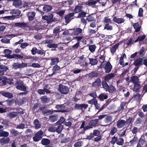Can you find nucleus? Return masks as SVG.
<instances>
[{
    "mask_svg": "<svg viewBox=\"0 0 147 147\" xmlns=\"http://www.w3.org/2000/svg\"><path fill=\"white\" fill-rule=\"evenodd\" d=\"M60 69V67L57 65H56L53 67V68L52 69V70L54 73L56 74V71L59 70Z\"/></svg>",
    "mask_w": 147,
    "mask_h": 147,
    "instance_id": "51",
    "label": "nucleus"
},
{
    "mask_svg": "<svg viewBox=\"0 0 147 147\" xmlns=\"http://www.w3.org/2000/svg\"><path fill=\"white\" fill-rule=\"evenodd\" d=\"M83 8V6L81 5H77L76 6L74 11V13L75 14L76 13H80L82 11Z\"/></svg>",
    "mask_w": 147,
    "mask_h": 147,
    "instance_id": "31",
    "label": "nucleus"
},
{
    "mask_svg": "<svg viewBox=\"0 0 147 147\" xmlns=\"http://www.w3.org/2000/svg\"><path fill=\"white\" fill-rule=\"evenodd\" d=\"M65 10H60V11L57 12V13L60 16L62 17L65 13Z\"/></svg>",
    "mask_w": 147,
    "mask_h": 147,
    "instance_id": "62",
    "label": "nucleus"
},
{
    "mask_svg": "<svg viewBox=\"0 0 147 147\" xmlns=\"http://www.w3.org/2000/svg\"><path fill=\"white\" fill-rule=\"evenodd\" d=\"M40 99L42 102L44 103H48L49 102V99L46 96H44L40 98Z\"/></svg>",
    "mask_w": 147,
    "mask_h": 147,
    "instance_id": "43",
    "label": "nucleus"
},
{
    "mask_svg": "<svg viewBox=\"0 0 147 147\" xmlns=\"http://www.w3.org/2000/svg\"><path fill=\"white\" fill-rule=\"evenodd\" d=\"M139 25L138 22L134 23L133 25V26L134 28L135 29V32H139L141 29V26H139Z\"/></svg>",
    "mask_w": 147,
    "mask_h": 147,
    "instance_id": "29",
    "label": "nucleus"
},
{
    "mask_svg": "<svg viewBox=\"0 0 147 147\" xmlns=\"http://www.w3.org/2000/svg\"><path fill=\"white\" fill-rule=\"evenodd\" d=\"M63 126L62 125H60L56 128V131L58 133H60L61 131Z\"/></svg>",
    "mask_w": 147,
    "mask_h": 147,
    "instance_id": "54",
    "label": "nucleus"
},
{
    "mask_svg": "<svg viewBox=\"0 0 147 147\" xmlns=\"http://www.w3.org/2000/svg\"><path fill=\"white\" fill-rule=\"evenodd\" d=\"M25 128V125L23 123H20L17 125L16 126V128L23 129Z\"/></svg>",
    "mask_w": 147,
    "mask_h": 147,
    "instance_id": "61",
    "label": "nucleus"
},
{
    "mask_svg": "<svg viewBox=\"0 0 147 147\" xmlns=\"http://www.w3.org/2000/svg\"><path fill=\"white\" fill-rule=\"evenodd\" d=\"M72 34L74 35L78 36L82 34V30L80 28H77L73 29Z\"/></svg>",
    "mask_w": 147,
    "mask_h": 147,
    "instance_id": "15",
    "label": "nucleus"
},
{
    "mask_svg": "<svg viewBox=\"0 0 147 147\" xmlns=\"http://www.w3.org/2000/svg\"><path fill=\"white\" fill-rule=\"evenodd\" d=\"M86 13L84 11H82L80 12L77 16L78 18H83L86 16Z\"/></svg>",
    "mask_w": 147,
    "mask_h": 147,
    "instance_id": "49",
    "label": "nucleus"
},
{
    "mask_svg": "<svg viewBox=\"0 0 147 147\" xmlns=\"http://www.w3.org/2000/svg\"><path fill=\"white\" fill-rule=\"evenodd\" d=\"M115 74L113 73H111L107 75L104 77V80L102 81L101 84H102L103 82H106V83H107V82H109L110 80L115 77Z\"/></svg>",
    "mask_w": 147,
    "mask_h": 147,
    "instance_id": "11",
    "label": "nucleus"
},
{
    "mask_svg": "<svg viewBox=\"0 0 147 147\" xmlns=\"http://www.w3.org/2000/svg\"><path fill=\"white\" fill-rule=\"evenodd\" d=\"M1 94L3 96L7 97L9 98H11L13 97L12 94L8 92H3Z\"/></svg>",
    "mask_w": 147,
    "mask_h": 147,
    "instance_id": "35",
    "label": "nucleus"
},
{
    "mask_svg": "<svg viewBox=\"0 0 147 147\" xmlns=\"http://www.w3.org/2000/svg\"><path fill=\"white\" fill-rule=\"evenodd\" d=\"M112 68V66L109 61H108L105 65L104 69L106 73L110 72Z\"/></svg>",
    "mask_w": 147,
    "mask_h": 147,
    "instance_id": "13",
    "label": "nucleus"
},
{
    "mask_svg": "<svg viewBox=\"0 0 147 147\" xmlns=\"http://www.w3.org/2000/svg\"><path fill=\"white\" fill-rule=\"evenodd\" d=\"M101 84V80L100 78H98L92 83V86L94 87H98Z\"/></svg>",
    "mask_w": 147,
    "mask_h": 147,
    "instance_id": "27",
    "label": "nucleus"
},
{
    "mask_svg": "<svg viewBox=\"0 0 147 147\" xmlns=\"http://www.w3.org/2000/svg\"><path fill=\"white\" fill-rule=\"evenodd\" d=\"M86 20L88 22H90L94 21L95 20V18L92 15H90L87 17Z\"/></svg>",
    "mask_w": 147,
    "mask_h": 147,
    "instance_id": "56",
    "label": "nucleus"
},
{
    "mask_svg": "<svg viewBox=\"0 0 147 147\" xmlns=\"http://www.w3.org/2000/svg\"><path fill=\"white\" fill-rule=\"evenodd\" d=\"M83 38V36L82 35L80 36H77L74 38V39L76 40L77 41V43L79 42V43L80 44V41L82 40V39Z\"/></svg>",
    "mask_w": 147,
    "mask_h": 147,
    "instance_id": "53",
    "label": "nucleus"
},
{
    "mask_svg": "<svg viewBox=\"0 0 147 147\" xmlns=\"http://www.w3.org/2000/svg\"><path fill=\"white\" fill-rule=\"evenodd\" d=\"M133 38H130L129 39L126 41V42H124L125 44H126L127 46H129L130 45L133 44L132 42Z\"/></svg>",
    "mask_w": 147,
    "mask_h": 147,
    "instance_id": "52",
    "label": "nucleus"
},
{
    "mask_svg": "<svg viewBox=\"0 0 147 147\" xmlns=\"http://www.w3.org/2000/svg\"><path fill=\"white\" fill-rule=\"evenodd\" d=\"M104 29L108 30H113V28L112 26L110 25L109 24H107L105 25Z\"/></svg>",
    "mask_w": 147,
    "mask_h": 147,
    "instance_id": "47",
    "label": "nucleus"
},
{
    "mask_svg": "<svg viewBox=\"0 0 147 147\" xmlns=\"http://www.w3.org/2000/svg\"><path fill=\"white\" fill-rule=\"evenodd\" d=\"M43 10L46 12H48L51 11L52 9V7L48 5H45L43 7Z\"/></svg>",
    "mask_w": 147,
    "mask_h": 147,
    "instance_id": "40",
    "label": "nucleus"
},
{
    "mask_svg": "<svg viewBox=\"0 0 147 147\" xmlns=\"http://www.w3.org/2000/svg\"><path fill=\"white\" fill-rule=\"evenodd\" d=\"M16 113L15 112H10L9 114V117L11 118L15 117L17 115Z\"/></svg>",
    "mask_w": 147,
    "mask_h": 147,
    "instance_id": "64",
    "label": "nucleus"
},
{
    "mask_svg": "<svg viewBox=\"0 0 147 147\" xmlns=\"http://www.w3.org/2000/svg\"><path fill=\"white\" fill-rule=\"evenodd\" d=\"M13 5L16 8L20 7L22 5V1L20 0H14L13 3Z\"/></svg>",
    "mask_w": 147,
    "mask_h": 147,
    "instance_id": "19",
    "label": "nucleus"
},
{
    "mask_svg": "<svg viewBox=\"0 0 147 147\" xmlns=\"http://www.w3.org/2000/svg\"><path fill=\"white\" fill-rule=\"evenodd\" d=\"M51 61L50 65L51 66L57 65L59 62V58L58 57L52 58L51 59Z\"/></svg>",
    "mask_w": 147,
    "mask_h": 147,
    "instance_id": "25",
    "label": "nucleus"
},
{
    "mask_svg": "<svg viewBox=\"0 0 147 147\" xmlns=\"http://www.w3.org/2000/svg\"><path fill=\"white\" fill-rule=\"evenodd\" d=\"M16 84H17L16 87L18 90L22 91H25L27 89V87L24 85L22 82H20L17 81L16 83Z\"/></svg>",
    "mask_w": 147,
    "mask_h": 147,
    "instance_id": "7",
    "label": "nucleus"
},
{
    "mask_svg": "<svg viewBox=\"0 0 147 147\" xmlns=\"http://www.w3.org/2000/svg\"><path fill=\"white\" fill-rule=\"evenodd\" d=\"M27 65L26 63L22 62L20 64L19 63H14L12 65V68L14 69H17L23 68L27 66Z\"/></svg>",
    "mask_w": 147,
    "mask_h": 147,
    "instance_id": "5",
    "label": "nucleus"
},
{
    "mask_svg": "<svg viewBox=\"0 0 147 147\" xmlns=\"http://www.w3.org/2000/svg\"><path fill=\"white\" fill-rule=\"evenodd\" d=\"M43 134V132L41 130L38 131L34 134V136L33 137V139L34 141L38 142L41 140L42 138V135Z\"/></svg>",
    "mask_w": 147,
    "mask_h": 147,
    "instance_id": "4",
    "label": "nucleus"
},
{
    "mask_svg": "<svg viewBox=\"0 0 147 147\" xmlns=\"http://www.w3.org/2000/svg\"><path fill=\"white\" fill-rule=\"evenodd\" d=\"M126 104V102L124 101L121 102L120 105V108H119L118 109L117 111V112H121L122 111L124 110V107Z\"/></svg>",
    "mask_w": 147,
    "mask_h": 147,
    "instance_id": "32",
    "label": "nucleus"
},
{
    "mask_svg": "<svg viewBox=\"0 0 147 147\" xmlns=\"http://www.w3.org/2000/svg\"><path fill=\"white\" fill-rule=\"evenodd\" d=\"M10 13L13 15L12 16H7L5 18L13 20L16 18H19V16L21 13V11L18 9H13L11 10L10 12Z\"/></svg>",
    "mask_w": 147,
    "mask_h": 147,
    "instance_id": "2",
    "label": "nucleus"
},
{
    "mask_svg": "<svg viewBox=\"0 0 147 147\" xmlns=\"http://www.w3.org/2000/svg\"><path fill=\"white\" fill-rule=\"evenodd\" d=\"M98 98L100 100L103 101L104 99H106L108 98V96L104 93H101L98 96Z\"/></svg>",
    "mask_w": 147,
    "mask_h": 147,
    "instance_id": "36",
    "label": "nucleus"
},
{
    "mask_svg": "<svg viewBox=\"0 0 147 147\" xmlns=\"http://www.w3.org/2000/svg\"><path fill=\"white\" fill-rule=\"evenodd\" d=\"M88 104H76L74 105V108L78 110H81L82 111H84L88 107Z\"/></svg>",
    "mask_w": 147,
    "mask_h": 147,
    "instance_id": "8",
    "label": "nucleus"
},
{
    "mask_svg": "<svg viewBox=\"0 0 147 147\" xmlns=\"http://www.w3.org/2000/svg\"><path fill=\"white\" fill-rule=\"evenodd\" d=\"M112 117L110 115H107L105 116V121L107 123H111L112 121Z\"/></svg>",
    "mask_w": 147,
    "mask_h": 147,
    "instance_id": "37",
    "label": "nucleus"
},
{
    "mask_svg": "<svg viewBox=\"0 0 147 147\" xmlns=\"http://www.w3.org/2000/svg\"><path fill=\"white\" fill-rule=\"evenodd\" d=\"M129 68L127 69L124 70L122 73L121 74L120 76L121 77H124L125 75L127 73H128L129 72Z\"/></svg>",
    "mask_w": 147,
    "mask_h": 147,
    "instance_id": "59",
    "label": "nucleus"
},
{
    "mask_svg": "<svg viewBox=\"0 0 147 147\" xmlns=\"http://www.w3.org/2000/svg\"><path fill=\"white\" fill-rule=\"evenodd\" d=\"M124 143V140L122 138H119L116 142V144L122 146Z\"/></svg>",
    "mask_w": 147,
    "mask_h": 147,
    "instance_id": "42",
    "label": "nucleus"
},
{
    "mask_svg": "<svg viewBox=\"0 0 147 147\" xmlns=\"http://www.w3.org/2000/svg\"><path fill=\"white\" fill-rule=\"evenodd\" d=\"M125 125V120L123 119H119L117 122V127L118 128H121L123 127Z\"/></svg>",
    "mask_w": 147,
    "mask_h": 147,
    "instance_id": "16",
    "label": "nucleus"
},
{
    "mask_svg": "<svg viewBox=\"0 0 147 147\" xmlns=\"http://www.w3.org/2000/svg\"><path fill=\"white\" fill-rule=\"evenodd\" d=\"M98 75L99 74L98 73L92 71L89 74L88 76L90 78H93L98 77Z\"/></svg>",
    "mask_w": 147,
    "mask_h": 147,
    "instance_id": "38",
    "label": "nucleus"
},
{
    "mask_svg": "<svg viewBox=\"0 0 147 147\" xmlns=\"http://www.w3.org/2000/svg\"><path fill=\"white\" fill-rule=\"evenodd\" d=\"M53 16L51 14L49 16H42V19L47 21V22L49 23L55 21L53 19Z\"/></svg>",
    "mask_w": 147,
    "mask_h": 147,
    "instance_id": "12",
    "label": "nucleus"
},
{
    "mask_svg": "<svg viewBox=\"0 0 147 147\" xmlns=\"http://www.w3.org/2000/svg\"><path fill=\"white\" fill-rule=\"evenodd\" d=\"M132 117H129V118L127 119L126 121H125V125L127 126V127L129 126L130 124L132 122Z\"/></svg>",
    "mask_w": 147,
    "mask_h": 147,
    "instance_id": "45",
    "label": "nucleus"
},
{
    "mask_svg": "<svg viewBox=\"0 0 147 147\" xmlns=\"http://www.w3.org/2000/svg\"><path fill=\"white\" fill-rule=\"evenodd\" d=\"M113 21L117 24H121L123 23L125 21L124 18H117L115 16L113 18Z\"/></svg>",
    "mask_w": 147,
    "mask_h": 147,
    "instance_id": "21",
    "label": "nucleus"
},
{
    "mask_svg": "<svg viewBox=\"0 0 147 147\" xmlns=\"http://www.w3.org/2000/svg\"><path fill=\"white\" fill-rule=\"evenodd\" d=\"M36 15V13L34 12H29L28 13V20L31 21L34 19Z\"/></svg>",
    "mask_w": 147,
    "mask_h": 147,
    "instance_id": "18",
    "label": "nucleus"
},
{
    "mask_svg": "<svg viewBox=\"0 0 147 147\" xmlns=\"http://www.w3.org/2000/svg\"><path fill=\"white\" fill-rule=\"evenodd\" d=\"M129 82H132L134 84L140 82L138 78L136 76H132L130 78Z\"/></svg>",
    "mask_w": 147,
    "mask_h": 147,
    "instance_id": "20",
    "label": "nucleus"
},
{
    "mask_svg": "<svg viewBox=\"0 0 147 147\" xmlns=\"http://www.w3.org/2000/svg\"><path fill=\"white\" fill-rule=\"evenodd\" d=\"M119 45V43H117L115 44L112 47L110 48L111 53L112 54H114L117 49L118 48Z\"/></svg>",
    "mask_w": 147,
    "mask_h": 147,
    "instance_id": "24",
    "label": "nucleus"
},
{
    "mask_svg": "<svg viewBox=\"0 0 147 147\" xmlns=\"http://www.w3.org/2000/svg\"><path fill=\"white\" fill-rule=\"evenodd\" d=\"M89 49L91 52L93 53L95 51L96 48V46L94 45H89Z\"/></svg>",
    "mask_w": 147,
    "mask_h": 147,
    "instance_id": "41",
    "label": "nucleus"
},
{
    "mask_svg": "<svg viewBox=\"0 0 147 147\" xmlns=\"http://www.w3.org/2000/svg\"><path fill=\"white\" fill-rule=\"evenodd\" d=\"M98 119H95L91 120L88 123L89 125L92 127H95L98 122Z\"/></svg>",
    "mask_w": 147,
    "mask_h": 147,
    "instance_id": "22",
    "label": "nucleus"
},
{
    "mask_svg": "<svg viewBox=\"0 0 147 147\" xmlns=\"http://www.w3.org/2000/svg\"><path fill=\"white\" fill-rule=\"evenodd\" d=\"M92 128V127L91 126L89 125H87L85 127L84 129H82V134H84L85 133V131L86 130Z\"/></svg>",
    "mask_w": 147,
    "mask_h": 147,
    "instance_id": "60",
    "label": "nucleus"
},
{
    "mask_svg": "<svg viewBox=\"0 0 147 147\" xmlns=\"http://www.w3.org/2000/svg\"><path fill=\"white\" fill-rule=\"evenodd\" d=\"M33 123L36 129H38L41 128V125L38 119H35Z\"/></svg>",
    "mask_w": 147,
    "mask_h": 147,
    "instance_id": "26",
    "label": "nucleus"
},
{
    "mask_svg": "<svg viewBox=\"0 0 147 147\" xmlns=\"http://www.w3.org/2000/svg\"><path fill=\"white\" fill-rule=\"evenodd\" d=\"M47 47L49 48H57L58 47V45L55 44H49L47 45Z\"/></svg>",
    "mask_w": 147,
    "mask_h": 147,
    "instance_id": "55",
    "label": "nucleus"
},
{
    "mask_svg": "<svg viewBox=\"0 0 147 147\" xmlns=\"http://www.w3.org/2000/svg\"><path fill=\"white\" fill-rule=\"evenodd\" d=\"M10 140L9 137L3 138L0 139V143L2 144H7L9 143Z\"/></svg>",
    "mask_w": 147,
    "mask_h": 147,
    "instance_id": "23",
    "label": "nucleus"
},
{
    "mask_svg": "<svg viewBox=\"0 0 147 147\" xmlns=\"http://www.w3.org/2000/svg\"><path fill=\"white\" fill-rule=\"evenodd\" d=\"M51 141L48 139L44 138L41 140V143L43 145L47 146L50 143Z\"/></svg>",
    "mask_w": 147,
    "mask_h": 147,
    "instance_id": "28",
    "label": "nucleus"
},
{
    "mask_svg": "<svg viewBox=\"0 0 147 147\" xmlns=\"http://www.w3.org/2000/svg\"><path fill=\"white\" fill-rule=\"evenodd\" d=\"M55 108L57 109V110L55 111V112H61L64 113L66 112L65 110V106L64 104L57 105L55 106Z\"/></svg>",
    "mask_w": 147,
    "mask_h": 147,
    "instance_id": "10",
    "label": "nucleus"
},
{
    "mask_svg": "<svg viewBox=\"0 0 147 147\" xmlns=\"http://www.w3.org/2000/svg\"><path fill=\"white\" fill-rule=\"evenodd\" d=\"M99 59H100V60H101L102 61L99 60V61L101 63V64L100 65V68H102V64L103 63L105 59V56L104 55H100V56L99 57Z\"/></svg>",
    "mask_w": 147,
    "mask_h": 147,
    "instance_id": "44",
    "label": "nucleus"
},
{
    "mask_svg": "<svg viewBox=\"0 0 147 147\" xmlns=\"http://www.w3.org/2000/svg\"><path fill=\"white\" fill-rule=\"evenodd\" d=\"M111 20L108 17H105L104 18V20L103 21V22L105 23H106V24H109V23H111Z\"/></svg>",
    "mask_w": 147,
    "mask_h": 147,
    "instance_id": "57",
    "label": "nucleus"
},
{
    "mask_svg": "<svg viewBox=\"0 0 147 147\" xmlns=\"http://www.w3.org/2000/svg\"><path fill=\"white\" fill-rule=\"evenodd\" d=\"M75 14V13H70L65 15L64 17L65 22L67 24L69 23L72 19H74L73 17Z\"/></svg>",
    "mask_w": 147,
    "mask_h": 147,
    "instance_id": "9",
    "label": "nucleus"
},
{
    "mask_svg": "<svg viewBox=\"0 0 147 147\" xmlns=\"http://www.w3.org/2000/svg\"><path fill=\"white\" fill-rule=\"evenodd\" d=\"M58 90L61 94H66L69 92V89L67 86L60 84L59 85Z\"/></svg>",
    "mask_w": 147,
    "mask_h": 147,
    "instance_id": "3",
    "label": "nucleus"
},
{
    "mask_svg": "<svg viewBox=\"0 0 147 147\" xmlns=\"http://www.w3.org/2000/svg\"><path fill=\"white\" fill-rule=\"evenodd\" d=\"M9 135V133L7 131H3L2 132H0V137H7Z\"/></svg>",
    "mask_w": 147,
    "mask_h": 147,
    "instance_id": "50",
    "label": "nucleus"
},
{
    "mask_svg": "<svg viewBox=\"0 0 147 147\" xmlns=\"http://www.w3.org/2000/svg\"><path fill=\"white\" fill-rule=\"evenodd\" d=\"M100 132L99 130L95 129L93 130V133L91 132L89 135L86 136V139L87 140H90L94 137V136H99Z\"/></svg>",
    "mask_w": 147,
    "mask_h": 147,
    "instance_id": "6",
    "label": "nucleus"
},
{
    "mask_svg": "<svg viewBox=\"0 0 147 147\" xmlns=\"http://www.w3.org/2000/svg\"><path fill=\"white\" fill-rule=\"evenodd\" d=\"M143 61V58H139L137 59L133 63V65H135L136 66L140 67V65H143L142 62Z\"/></svg>",
    "mask_w": 147,
    "mask_h": 147,
    "instance_id": "17",
    "label": "nucleus"
},
{
    "mask_svg": "<svg viewBox=\"0 0 147 147\" xmlns=\"http://www.w3.org/2000/svg\"><path fill=\"white\" fill-rule=\"evenodd\" d=\"M134 91L136 92H138L141 88L140 82L134 84Z\"/></svg>",
    "mask_w": 147,
    "mask_h": 147,
    "instance_id": "34",
    "label": "nucleus"
},
{
    "mask_svg": "<svg viewBox=\"0 0 147 147\" xmlns=\"http://www.w3.org/2000/svg\"><path fill=\"white\" fill-rule=\"evenodd\" d=\"M98 101L96 99L93 98L90 100L88 101V103L92 105H94L97 103Z\"/></svg>",
    "mask_w": 147,
    "mask_h": 147,
    "instance_id": "48",
    "label": "nucleus"
},
{
    "mask_svg": "<svg viewBox=\"0 0 147 147\" xmlns=\"http://www.w3.org/2000/svg\"><path fill=\"white\" fill-rule=\"evenodd\" d=\"M8 58L9 59H22L24 58L23 56L20 54H13L12 55H9Z\"/></svg>",
    "mask_w": 147,
    "mask_h": 147,
    "instance_id": "14",
    "label": "nucleus"
},
{
    "mask_svg": "<svg viewBox=\"0 0 147 147\" xmlns=\"http://www.w3.org/2000/svg\"><path fill=\"white\" fill-rule=\"evenodd\" d=\"M101 84L105 90L110 93H112L116 91L115 88L112 84L109 85L106 82H103Z\"/></svg>",
    "mask_w": 147,
    "mask_h": 147,
    "instance_id": "1",
    "label": "nucleus"
},
{
    "mask_svg": "<svg viewBox=\"0 0 147 147\" xmlns=\"http://www.w3.org/2000/svg\"><path fill=\"white\" fill-rule=\"evenodd\" d=\"M89 64L92 66L96 65L98 63V60L96 59L89 58Z\"/></svg>",
    "mask_w": 147,
    "mask_h": 147,
    "instance_id": "30",
    "label": "nucleus"
},
{
    "mask_svg": "<svg viewBox=\"0 0 147 147\" xmlns=\"http://www.w3.org/2000/svg\"><path fill=\"white\" fill-rule=\"evenodd\" d=\"M4 52L5 55L8 56V57L9 55H11L10 54L11 53L12 51L9 49H6L4 50Z\"/></svg>",
    "mask_w": 147,
    "mask_h": 147,
    "instance_id": "63",
    "label": "nucleus"
},
{
    "mask_svg": "<svg viewBox=\"0 0 147 147\" xmlns=\"http://www.w3.org/2000/svg\"><path fill=\"white\" fill-rule=\"evenodd\" d=\"M11 134L14 137H16L19 135V132L17 130H16L15 129H12L10 130Z\"/></svg>",
    "mask_w": 147,
    "mask_h": 147,
    "instance_id": "33",
    "label": "nucleus"
},
{
    "mask_svg": "<svg viewBox=\"0 0 147 147\" xmlns=\"http://www.w3.org/2000/svg\"><path fill=\"white\" fill-rule=\"evenodd\" d=\"M53 112V110L47 109L43 111L42 113L45 115H48L50 114H51Z\"/></svg>",
    "mask_w": 147,
    "mask_h": 147,
    "instance_id": "39",
    "label": "nucleus"
},
{
    "mask_svg": "<svg viewBox=\"0 0 147 147\" xmlns=\"http://www.w3.org/2000/svg\"><path fill=\"white\" fill-rule=\"evenodd\" d=\"M117 131V129L115 127H113L110 133V135L111 136H113Z\"/></svg>",
    "mask_w": 147,
    "mask_h": 147,
    "instance_id": "46",
    "label": "nucleus"
},
{
    "mask_svg": "<svg viewBox=\"0 0 147 147\" xmlns=\"http://www.w3.org/2000/svg\"><path fill=\"white\" fill-rule=\"evenodd\" d=\"M0 69H3L4 71H6L8 69V68L5 65H0Z\"/></svg>",
    "mask_w": 147,
    "mask_h": 147,
    "instance_id": "58",
    "label": "nucleus"
}]
</instances>
